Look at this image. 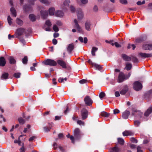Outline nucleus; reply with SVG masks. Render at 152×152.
<instances>
[{
  "instance_id": "nucleus-61",
  "label": "nucleus",
  "mask_w": 152,
  "mask_h": 152,
  "mask_svg": "<svg viewBox=\"0 0 152 152\" xmlns=\"http://www.w3.org/2000/svg\"><path fill=\"white\" fill-rule=\"evenodd\" d=\"M70 110L68 106H66V109L64 111V113L65 114H66Z\"/></svg>"
},
{
  "instance_id": "nucleus-26",
  "label": "nucleus",
  "mask_w": 152,
  "mask_h": 152,
  "mask_svg": "<svg viewBox=\"0 0 152 152\" xmlns=\"http://www.w3.org/2000/svg\"><path fill=\"white\" fill-rule=\"evenodd\" d=\"M9 74L8 73H4L1 77V79L2 80H5L8 78L9 76Z\"/></svg>"
},
{
  "instance_id": "nucleus-60",
  "label": "nucleus",
  "mask_w": 152,
  "mask_h": 152,
  "mask_svg": "<svg viewBox=\"0 0 152 152\" xmlns=\"http://www.w3.org/2000/svg\"><path fill=\"white\" fill-rule=\"evenodd\" d=\"M56 24L59 26H61L62 25V22L59 20H58L56 21Z\"/></svg>"
},
{
  "instance_id": "nucleus-54",
  "label": "nucleus",
  "mask_w": 152,
  "mask_h": 152,
  "mask_svg": "<svg viewBox=\"0 0 152 152\" xmlns=\"http://www.w3.org/2000/svg\"><path fill=\"white\" fill-rule=\"evenodd\" d=\"M87 80L83 79L81 80H80L79 81V82L81 84H83L87 83Z\"/></svg>"
},
{
  "instance_id": "nucleus-5",
  "label": "nucleus",
  "mask_w": 152,
  "mask_h": 152,
  "mask_svg": "<svg viewBox=\"0 0 152 152\" xmlns=\"http://www.w3.org/2000/svg\"><path fill=\"white\" fill-rule=\"evenodd\" d=\"M56 62L63 68L66 69L69 67L68 63L62 60H58Z\"/></svg>"
},
{
  "instance_id": "nucleus-17",
  "label": "nucleus",
  "mask_w": 152,
  "mask_h": 152,
  "mask_svg": "<svg viewBox=\"0 0 152 152\" xmlns=\"http://www.w3.org/2000/svg\"><path fill=\"white\" fill-rule=\"evenodd\" d=\"M40 13L42 18L45 19L48 15V10H41L40 11Z\"/></svg>"
},
{
  "instance_id": "nucleus-37",
  "label": "nucleus",
  "mask_w": 152,
  "mask_h": 152,
  "mask_svg": "<svg viewBox=\"0 0 152 152\" xmlns=\"http://www.w3.org/2000/svg\"><path fill=\"white\" fill-rule=\"evenodd\" d=\"M55 9L53 7L50 8L49 10V14L50 15H53L54 14Z\"/></svg>"
},
{
  "instance_id": "nucleus-36",
  "label": "nucleus",
  "mask_w": 152,
  "mask_h": 152,
  "mask_svg": "<svg viewBox=\"0 0 152 152\" xmlns=\"http://www.w3.org/2000/svg\"><path fill=\"white\" fill-rule=\"evenodd\" d=\"M16 23L19 26H22L23 24V21L20 19L17 18L16 19Z\"/></svg>"
},
{
  "instance_id": "nucleus-21",
  "label": "nucleus",
  "mask_w": 152,
  "mask_h": 152,
  "mask_svg": "<svg viewBox=\"0 0 152 152\" xmlns=\"http://www.w3.org/2000/svg\"><path fill=\"white\" fill-rule=\"evenodd\" d=\"M91 24L90 21H86L85 23V28L88 31H90L91 30Z\"/></svg>"
},
{
  "instance_id": "nucleus-57",
  "label": "nucleus",
  "mask_w": 152,
  "mask_h": 152,
  "mask_svg": "<svg viewBox=\"0 0 152 152\" xmlns=\"http://www.w3.org/2000/svg\"><path fill=\"white\" fill-rule=\"evenodd\" d=\"M71 11L72 12L74 13L75 12V8L72 6H71L70 7Z\"/></svg>"
},
{
  "instance_id": "nucleus-11",
  "label": "nucleus",
  "mask_w": 152,
  "mask_h": 152,
  "mask_svg": "<svg viewBox=\"0 0 152 152\" xmlns=\"http://www.w3.org/2000/svg\"><path fill=\"white\" fill-rule=\"evenodd\" d=\"M125 78V76L123 73L120 72L118 77V82L121 83L124 81Z\"/></svg>"
},
{
  "instance_id": "nucleus-40",
  "label": "nucleus",
  "mask_w": 152,
  "mask_h": 152,
  "mask_svg": "<svg viewBox=\"0 0 152 152\" xmlns=\"http://www.w3.org/2000/svg\"><path fill=\"white\" fill-rule=\"evenodd\" d=\"M93 66L96 69H97L99 70H102V66L96 63H95V64H94V65Z\"/></svg>"
},
{
  "instance_id": "nucleus-10",
  "label": "nucleus",
  "mask_w": 152,
  "mask_h": 152,
  "mask_svg": "<svg viewBox=\"0 0 152 152\" xmlns=\"http://www.w3.org/2000/svg\"><path fill=\"white\" fill-rule=\"evenodd\" d=\"M129 88L127 86L124 85L122 87L121 90L120 91V94L122 95H124L128 91Z\"/></svg>"
},
{
  "instance_id": "nucleus-58",
  "label": "nucleus",
  "mask_w": 152,
  "mask_h": 152,
  "mask_svg": "<svg viewBox=\"0 0 152 152\" xmlns=\"http://www.w3.org/2000/svg\"><path fill=\"white\" fill-rule=\"evenodd\" d=\"M37 137L35 136H33L30 138L28 140L30 142L32 141L34 139H36Z\"/></svg>"
},
{
  "instance_id": "nucleus-32",
  "label": "nucleus",
  "mask_w": 152,
  "mask_h": 152,
  "mask_svg": "<svg viewBox=\"0 0 152 152\" xmlns=\"http://www.w3.org/2000/svg\"><path fill=\"white\" fill-rule=\"evenodd\" d=\"M9 59L10 64H14L15 63L16 61L13 57L10 56L9 57Z\"/></svg>"
},
{
  "instance_id": "nucleus-62",
  "label": "nucleus",
  "mask_w": 152,
  "mask_h": 152,
  "mask_svg": "<svg viewBox=\"0 0 152 152\" xmlns=\"http://www.w3.org/2000/svg\"><path fill=\"white\" fill-rule=\"evenodd\" d=\"M57 40L55 39H53L52 40V42L53 44L56 45L57 43Z\"/></svg>"
},
{
  "instance_id": "nucleus-1",
  "label": "nucleus",
  "mask_w": 152,
  "mask_h": 152,
  "mask_svg": "<svg viewBox=\"0 0 152 152\" xmlns=\"http://www.w3.org/2000/svg\"><path fill=\"white\" fill-rule=\"evenodd\" d=\"M31 32V30L30 28L26 29L22 28H18L16 31V33L18 36L21 35L23 33H24L26 35V37H27V35L29 34Z\"/></svg>"
},
{
  "instance_id": "nucleus-13",
  "label": "nucleus",
  "mask_w": 152,
  "mask_h": 152,
  "mask_svg": "<svg viewBox=\"0 0 152 152\" xmlns=\"http://www.w3.org/2000/svg\"><path fill=\"white\" fill-rule=\"evenodd\" d=\"M35 0H29V3L32 5H34V1ZM41 3L45 4L47 5H49V2L47 0H39Z\"/></svg>"
},
{
  "instance_id": "nucleus-42",
  "label": "nucleus",
  "mask_w": 152,
  "mask_h": 152,
  "mask_svg": "<svg viewBox=\"0 0 152 152\" xmlns=\"http://www.w3.org/2000/svg\"><path fill=\"white\" fill-rule=\"evenodd\" d=\"M28 57L27 56H25L23 58L22 62L23 64H26L28 62Z\"/></svg>"
},
{
  "instance_id": "nucleus-51",
  "label": "nucleus",
  "mask_w": 152,
  "mask_h": 152,
  "mask_svg": "<svg viewBox=\"0 0 152 152\" xmlns=\"http://www.w3.org/2000/svg\"><path fill=\"white\" fill-rule=\"evenodd\" d=\"M130 140L133 143H137V140L134 137H132L130 138Z\"/></svg>"
},
{
  "instance_id": "nucleus-27",
  "label": "nucleus",
  "mask_w": 152,
  "mask_h": 152,
  "mask_svg": "<svg viewBox=\"0 0 152 152\" xmlns=\"http://www.w3.org/2000/svg\"><path fill=\"white\" fill-rule=\"evenodd\" d=\"M123 135L124 136H127L131 135L133 134V133L130 131H125L122 133Z\"/></svg>"
},
{
  "instance_id": "nucleus-39",
  "label": "nucleus",
  "mask_w": 152,
  "mask_h": 152,
  "mask_svg": "<svg viewBox=\"0 0 152 152\" xmlns=\"http://www.w3.org/2000/svg\"><path fill=\"white\" fill-rule=\"evenodd\" d=\"M98 48L95 47H93L91 50V54L93 56H95L96 55L95 52L98 50Z\"/></svg>"
},
{
  "instance_id": "nucleus-33",
  "label": "nucleus",
  "mask_w": 152,
  "mask_h": 152,
  "mask_svg": "<svg viewBox=\"0 0 152 152\" xmlns=\"http://www.w3.org/2000/svg\"><path fill=\"white\" fill-rule=\"evenodd\" d=\"M132 67V65L131 64L127 63L126 64V67L124 69L129 71L131 69Z\"/></svg>"
},
{
  "instance_id": "nucleus-25",
  "label": "nucleus",
  "mask_w": 152,
  "mask_h": 152,
  "mask_svg": "<svg viewBox=\"0 0 152 152\" xmlns=\"http://www.w3.org/2000/svg\"><path fill=\"white\" fill-rule=\"evenodd\" d=\"M64 13L62 11L58 10L56 11L55 13L56 16L58 17H62L64 15Z\"/></svg>"
},
{
  "instance_id": "nucleus-22",
  "label": "nucleus",
  "mask_w": 152,
  "mask_h": 152,
  "mask_svg": "<svg viewBox=\"0 0 152 152\" xmlns=\"http://www.w3.org/2000/svg\"><path fill=\"white\" fill-rule=\"evenodd\" d=\"M122 57V58L123 60L126 61H129L131 60L132 58L127 56L125 54H123L121 55Z\"/></svg>"
},
{
  "instance_id": "nucleus-45",
  "label": "nucleus",
  "mask_w": 152,
  "mask_h": 152,
  "mask_svg": "<svg viewBox=\"0 0 152 152\" xmlns=\"http://www.w3.org/2000/svg\"><path fill=\"white\" fill-rule=\"evenodd\" d=\"M105 93L103 92H101L99 95V96L101 99L103 98L105 96Z\"/></svg>"
},
{
  "instance_id": "nucleus-64",
  "label": "nucleus",
  "mask_w": 152,
  "mask_h": 152,
  "mask_svg": "<svg viewBox=\"0 0 152 152\" xmlns=\"http://www.w3.org/2000/svg\"><path fill=\"white\" fill-rule=\"evenodd\" d=\"M137 152H143V151L141 150V148L140 146H138L137 148Z\"/></svg>"
},
{
  "instance_id": "nucleus-56",
  "label": "nucleus",
  "mask_w": 152,
  "mask_h": 152,
  "mask_svg": "<svg viewBox=\"0 0 152 152\" xmlns=\"http://www.w3.org/2000/svg\"><path fill=\"white\" fill-rule=\"evenodd\" d=\"M120 2L124 4H126L127 3V1L126 0H120Z\"/></svg>"
},
{
  "instance_id": "nucleus-12",
  "label": "nucleus",
  "mask_w": 152,
  "mask_h": 152,
  "mask_svg": "<svg viewBox=\"0 0 152 152\" xmlns=\"http://www.w3.org/2000/svg\"><path fill=\"white\" fill-rule=\"evenodd\" d=\"M152 93V90H150L149 91L145 92L143 96V98L144 99L149 100V99L150 98L151 94Z\"/></svg>"
},
{
  "instance_id": "nucleus-18",
  "label": "nucleus",
  "mask_w": 152,
  "mask_h": 152,
  "mask_svg": "<svg viewBox=\"0 0 152 152\" xmlns=\"http://www.w3.org/2000/svg\"><path fill=\"white\" fill-rule=\"evenodd\" d=\"M74 21L75 23V27L77 29L78 31L80 32H81L82 31V30L78 24L77 20L76 19H75L74 20Z\"/></svg>"
},
{
  "instance_id": "nucleus-24",
  "label": "nucleus",
  "mask_w": 152,
  "mask_h": 152,
  "mask_svg": "<svg viewBox=\"0 0 152 152\" xmlns=\"http://www.w3.org/2000/svg\"><path fill=\"white\" fill-rule=\"evenodd\" d=\"M152 112V107H149L146 111L144 114L145 116L147 117Z\"/></svg>"
},
{
  "instance_id": "nucleus-53",
  "label": "nucleus",
  "mask_w": 152,
  "mask_h": 152,
  "mask_svg": "<svg viewBox=\"0 0 152 152\" xmlns=\"http://www.w3.org/2000/svg\"><path fill=\"white\" fill-rule=\"evenodd\" d=\"M14 142L15 143H18L19 145H20V144L21 143L19 137L18 138V140H15L14 141Z\"/></svg>"
},
{
  "instance_id": "nucleus-4",
  "label": "nucleus",
  "mask_w": 152,
  "mask_h": 152,
  "mask_svg": "<svg viewBox=\"0 0 152 152\" xmlns=\"http://www.w3.org/2000/svg\"><path fill=\"white\" fill-rule=\"evenodd\" d=\"M132 115L135 117L141 118L142 115V113L135 108H132Z\"/></svg>"
},
{
  "instance_id": "nucleus-49",
  "label": "nucleus",
  "mask_w": 152,
  "mask_h": 152,
  "mask_svg": "<svg viewBox=\"0 0 152 152\" xmlns=\"http://www.w3.org/2000/svg\"><path fill=\"white\" fill-rule=\"evenodd\" d=\"M45 24L48 27H50L52 25L51 22L49 20H48L46 21L45 22Z\"/></svg>"
},
{
  "instance_id": "nucleus-2",
  "label": "nucleus",
  "mask_w": 152,
  "mask_h": 152,
  "mask_svg": "<svg viewBox=\"0 0 152 152\" xmlns=\"http://www.w3.org/2000/svg\"><path fill=\"white\" fill-rule=\"evenodd\" d=\"M42 64L45 65L54 66L56 65L57 62L53 60L49 59L43 61Z\"/></svg>"
},
{
  "instance_id": "nucleus-35",
  "label": "nucleus",
  "mask_w": 152,
  "mask_h": 152,
  "mask_svg": "<svg viewBox=\"0 0 152 152\" xmlns=\"http://www.w3.org/2000/svg\"><path fill=\"white\" fill-rule=\"evenodd\" d=\"M10 11L12 15L15 17L17 15L15 9L13 7H12L10 9Z\"/></svg>"
},
{
  "instance_id": "nucleus-14",
  "label": "nucleus",
  "mask_w": 152,
  "mask_h": 152,
  "mask_svg": "<svg viewBox=\"0 0 152 152\" xmlns=\"http://www.w3.org/2000/svg\"><path fill=\"white\" fill-rule=\"evenodd\" d=\"M23 8L26 12H28L32 10L31 6L30 5L25 4L23 7Z\"/></svg>"
},
{
  "instance_id": "nucleus-6",
  "label": "nucleus",
  "mask_w": 152,
  "mask_h": 152,
  "mask_svg": "<svg viewBox=\"0 0 152 152\" xmlns=\"http://www.w3.org/2000/svg\"><path fill=\"white\" fill-rule=\"evenodd\" d=\"M84 100L86 105L87 106H91L93 103V101L89 96H86Z\"/></svg>"
},
{
  "instance_id": "nucleus-7",
  "label": "nucleus",
  "mask_w": 152,
  "mask_h": 152,
  "mask_svg": "<svg viewBox=\"0 0 152 152\" xmlns=\"http://www.w3.org/2000/svg\"><path fill=\"white\" fill-rule=\"evenodd\" d=\"M133 88L136 91H139L142 88V84L138 81H136L134 83Z\"/></svg>"
},
{
  "instance_id": "nucleus-16",
  "label": "nucleus",
  "mask_w": 152,
  "mask_h": 152,
  "mask_svg": "<svg viewBox=\"0 0 152 152\" xmlns=\"http://www.w3.org/2000/svg\"><path fill=\"white\" fill-rule=\"evenodd\" d=\"M130 114V112L129 111L126 110L123 113L122 117L124 119H127L128 118Z\"/></svg>"
},
{
  "instance_id": "nucleus-15",
  "label": "nucleus",
  "mask_w": 152,
  "mask_h": 152,
  "mask_svg": "<svg viewBox=\"0 0 152 152\" xmlns=\"http://www.w3.org/2000/svg\"><path fill=\"white\" fill-rule=\"evenodd\" d=\"M74 44L72 43L69 44L67 48V51L69 53H71L74 48Z\"/></svg>"
},
{
  "instance_id": "nucleus-31",
  "label": "nucleus",
  "mask_w": 152,
  "mask_h": 152,
  "mask_svg": "<svg viewBox=\"0 0 152 152\" xmlns=\"http://www.w3.org/2000/svg\"><path fill=\"white\" fill-rule=\"evenodd\" d=\"M121 149L120 148L117 146H115L113 148L111 149V152H120Z\"/></svg>"
},
{
  "instance_id": "nucleus-55",
  "label": "nucleus",
  "mask_w": 152,
  "mask_h": 152,
  "mask_svg": "<svg viewBox=\"0 0 152 152\" xmlns=\"http://www.w3.org/2000/svg\"><path fill=\"white\" fill-rule=\"evenodd\" d=\"M77 123L78 124H79L80 125H84V122L81 120L77 121Z\"/></svg>"
},
{
  "instance_id": "nucleus-23",
  "label": "nucleus",
  "mask_w": 152,
  "mask_h": 152,
  "mask_svg": "<svg viewBox=\"0 0 152 152\" xmlns=\"http://www.w3.org/2000/svg\"><path fill=\"white\" fill-rule=\"evenodd\" d=\"M6 64L5 59L3 57H0V66H4Z\"/></svg>"
},
{
  "instance_id": "nucleus-34",
  "label": "nucleus",
  "mask_w": 152,
  "mask_h": 152,
  "mask_svg": "<svg viewBox=\"0 0 152 152\" xmlns=\"http://www.w3.org/2000/svg\"><path fill=\"white\" fill-rule=\"evenodd\" d=\"M118 142L121 145H123L124 143V141L123 139L121 138H117Z\"/></svg>"
},
{
  "instance_id": "nucleus-43",
  "label": "nucleus",
  "mask_w": 152,
  "mask_h": 152,
  "mask_svg": "<svg viewBox=\"0 0 152 152\" xmlns=\"http://www.w3.org/2000/svg\"><path fill=\"white\" fill-rule=\"evenodd\" d=\"M70 3L69 0H65L64 2L63 5L65 6L69 7Z\"/></svg>"
},
{
  "instance_id": "nucleus-47",
  "label": "nucleus",
  "mask_w": 152,
  "mask_h": 152,
  "mask_svg": "<svg viewBox=\"0 0 152 152\" xmlns=\"http://www.w3.org/2000/svg\"><path fill=\"white\" fill-rule=\"evenodd\" d=\"M53 28L54 31L55 32H58L59 31V29L56 25L53 26Z\"/></svg>"
},
{
  "instance_id": "nucleus-59",
  "label": "nucleus",
  "mask_w": 152,
  "mask_h": 152,
  "mask_svg": "<svg viewBox=\"0 0 152 152\" xmlns=\"http://www.w3.org/2000/svg\"><path fill=\"white\" fill-rule=\"evenodd\" d=\"M114 45L117 48H120L121 47V45L117 42H115L114 43Z\"/></svg>"
},
{
  "instance_id": "nucleus-20",
  "label": "nucleus",
  "mask_w": 152,
  "mask_h": 152,
  "mask_svg": "<svg viewBox=\"0 0 152 152\" xmlns=\"http://www.w3.org/2000/svg\"><path fill=\"white\" fill-rule=\"evenodd\" d=\"M142 48L144 50H152V45L146 44L143 45Z\"/></svg>"
},
{
  "instance_id": "nucleus-30",
  "label": "nucleus",
  "mask_w": 152,
  "mask_h": 152,
  "mask_svg": "<svg viewBox=\"0 0 152 152\" xmlns=\"http://www.w3.org/2000/svg\"><path fill=\"white\" fill-rule=\"evenodd\" d=\"M49 126L48 127L46 126L43 127V129L46 132H48L50 131V129L52 128V125L50 123L49 124Z\"/></svg>"
},
{
  "instance_id": "nucleus-52",
  "label": "nucleus",
  "mask_w": 152,
  "mask_h": 152,
  "mask_svg": "<svg viewBox=\"0 0 152 152\" xmlns=\"http://www.w3.org/2000/svg\"><path fill=\"white\" fill-rule=\"evenodd\" d=\"M19 40L24 45H25L26 42L25 40L22 37H20L19 38Z\"/></svg>"
},
{
  "instance_id": "nucleus-48",
  "label": "nucleus",
  "mask_w": 152,
  "mask_h": 152,
  "mask_svg": "<svg viewBox=\"0 0 152 152\" xmlns=\"http://www.w3.org/2000/svg\"><path fill=\"white\" fill-rule=\"evenodd\" d=\"M140 122L138 121H134V124L136 126H139L140 125Z\"/></svg>"
},
{
  "instance_id": "nucleus-46",
  "label": "nucleus",
  "mask_w": 152,
  "mask_h": 152,
  "mask_svg": "<svg viewBox=\"0 0 152 152\" xmlns=\"http://www.w3.org/2000/svg\"><path fill=\"white\" fill-rule=\"evenodd\" d=\"M21 73L19 72L15 73L13 75V76L16 78H19L20 77Z\"/></svg>"
},
{
  "instance_id": "nucleus-19",
  "label": "nucleus",
  "mask_w": 152,
  "mask_h": 152,
  "mask_svg": "<svg viewBox=\"0 0 152 152\" xmlns=\"http://www.w3.org/2000/svg\"><path fill=\"white\" fill-rule=\"evenodd\" d=\"M139 54L142 57L145 58H150L152 57V53H139Z\"/></svg>"
},
{
  "instance_id": "nucleus-41",
  "label": "nucleus",
  "mask_w": 152,
  "mask_h": 152,
  "mask_svg": "<svg viewBox=\"0 0 152 152\" xmlns=\"http://www.w3.org/2000/svg\"><path fill=\"white\" fill-rule=\"evenodd\" d=\"M110 114L105 112H103L101 113V115L102 116L108 117L109 116Z\"/></svg>"
},
{
  "instance_id": "nucleus-29",
  "label": "nucleus",
  "mask_w": 152,
  "mask_h": 152,
  "mask_svg": "<svg viewBox=\"0 0 152 152\" xmlns=\"http://www.w3.org/2000/svg\"><path fill=\"white\" fill-rule=\"evenodd\" d=\"M29 18L30 20L32 22H34L36 20V16L33 14H30L29 15Z\"/></svg>"
},
{
  "instance_id": "nucleus-44",
  "label": "nucleus",
  "mask_w": 152,
  "mask_h": 152,
  "mask_svg": "<svg viewBox=\"0 0 152 152\" xmlns=\"http://www.w3.org/2000/svg\"><path fill=\"white\" fill-rule=\"evenodd\" d=\"M18 121L20 124H23L25 123V121L22 118H18Z\"/></svg>"
},
{
  "instance_id": "nucleus-3",
  "label": "nucleus",
  "mask_w": 152,
  "mask_h": 152,
  "mask_svg": "<svg viewBox=\"0 0 152 152\" xmlns=\"http://www.w3.org/2000/svg\"><path fill=\"white\" fill-rule=\"evenodd\" d=\"M73 135L75 140H79L81 137V132L78 128L75 129L73 131Z\"/></svg>"
},
{
  "instance_id": "nucleus-28",
  "label": "nucleus",
  "mask_w": 152,
  "mask_h": 152,
  "mask_svg": "<svg viewBox=\"0 0 152 152\" xmlns=\"http://www.w3.org/2000/svg\"><path fill=\"white\" fill-rule=\"evenodd\" d=\"M78 40L81 43L83 42L85 44H86L88 42V39L86 37H85L84 38L83 40V38L82 37H80L78 38Z\"/></svg>"
},
{
  "instance_id": "nucleus-38",
  "label": "nucleus",
  "mask_w": 152,
  "mask_h": 152,
  "mask_svg": "<svg viewBox=\"0 0 152 152\" xmlns=\"http://www.w3.org/2000/svg\"><path fill=\"white\" fill-rule=\"evenodd\" d=\"M143 41V39L142 38H138L135 40V43L137 44L142 42Z\"/></svg>"
},
{
  "instance_id": "nucleus-63",
  "label": "nucleus",
  "mask_w": 152,
  "mask_h": 152,
  "mask_svg": "<svg viewBox=\"0 0 152 152\" xmlns=\"http://www.w3.org/2000/svg\"><path fill=\"white\" fill-rule=\"evenodd\" d=\"M120 112L119 110L118 109H115L113 110V113L115 114L118 113Z\"/></svg>"
},
{
  "instance_id": "nucleus-9",
  "label": "nucleus",
  "mask_w": 152,
  "mask_h": 152,
  "mask_svg": "<svg viewBox=\"0 0 152 152\" xmlns=\"http://www.w3.org/2000/svg\"><path fill=\"white\" fill-rule=\"evenodd\" d=\"M88 111L85 108H83L81 111L82 119L85 120L87 118L88 116Z\"/></svg>"
},
{
  "instance_id": "nucleus-50",
  "label": "nucleus",
  "mask_w": 152,
  "mask_h": 152,
  "mask_svg": "<svg viewBox=\"0 0 152 152\" xmlns=\"http://www.w3.org/2000/svg\"><path fill=\"white\" fill-rule=\"evenodd\" d=\"M132 60L134 63H137L138 62L137 58L135 57H133L132 58Z\"/></svg>"
},
{
  "instance_id": "nucleus-8",
  "label": "nucleus",
  "mask_w": 152,
  "mask_h": 152,
  "mask_svg": "<svg viewBox=\"0 0 152 152\" xmlns=\"http://www.w3.org/2000/svg\"><path fill=\"white\" fill-rule=\"evenodd\" d=\"M76 13L78 20H82L83 17L84 15L81 9L80 8L76 10Z\"/></svg>"
}]
</instances>
